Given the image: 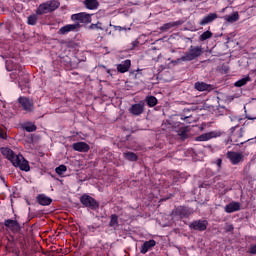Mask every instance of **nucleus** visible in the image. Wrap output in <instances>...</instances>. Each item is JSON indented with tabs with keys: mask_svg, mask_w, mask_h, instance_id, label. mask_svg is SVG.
<instances>
[{
	"mask_svg": "<svg viewBox=\"0 0 256 256\" xmlns=\"http://www.w3.org/2000/svg\"><path fill=\"white\" fill-rule=\"evenodd\" d=\"M1 153L8 161L12 163L14 167H19L21 171H30L31 167L29 166V162L23 157V155L15 154L11 148H1Z\"/></svg>",
	"mask_w": 256,
	"mask_h": 256,
	"instance_id": "1",
	"label": "nucleus"
},
{
	"mask_svg": "<svg viewBox=\"0 0 256 256\" xmlns=\"http://www.w3.org/2000/svg\"><path fill=\"white\" fill-rule=\"evenodd\" d=\"M59 9V1L50 0L39 5L36 10V15H45Z\"/></svg>",
	"mask_w": 256,
	"mask_h": 256,
	"instance_id": "2",
	"label": "nucleus"
},
{
	"mask_svg": "<svg viewBox=\"0 0 256 256\" xmlns=\"http://www.w3.org/2000/svg\"><path fill=\"white\" fill-rule=\"evenodd\" d=\"M203 54V47L201 46H190L188 52L181 57V61H194L197 57H201Z\"/></svg>",
	"mask_w": 256,
	"mask_h": 256,
	"instance_id": "3",
	"label": "nucleus"
},
{
	"mask_svg": "<svg viewBox=\"0 0 256 256\" xmlns=\"http://www.w3.org/2000/svg\"><path fill=\"white\" fill-rule=\"evenodd\" d=\"M80 203H82L84 207H88V209H92V211L99 209V202H97L95 198L91 197L88 194H83L80 197Z\"/></svg>",
	"mask_w": 256,
	"mask_h": 256,
	"instance_id": "4",
	"label": "nucleus"
},
{
	"mask_svg": "<svg viewBox=\"0 0 256 256\" xmlns=\"http://www.w3.org/2000/svg\"><path fill=\"white\" fill-rule=\"evenodd\" d=\"M226 157L232 165H239V163H243L245 161V155L241 152L228 151Z\"/></svg>",
	"mask_w": 256,
	"mask_h": 256,
	"instance_id": "5",
	"label": "nucleus"
},
{
	"mask_svg": "<svg viewBox=\"0 0 256 256\" xmlns=\"http://www.w3.org/2000/svg\"><path fill=\"white\" fill-rule=\"evenodd\" d=\"M128 111L130 115H133L134 117H139L140 115H143V113H145V102L140 101L139 103L131 105Z\"/></svg>",
	"mask_w": 256,
	"mask_h": 256,
	"instance_id": "6",
	"label": "nucleus"
},
{
	"mask_svg": "<svg viewBox=\"0 0 256 256\" xmlns=\"http://www.w3.org/2000/svg\"><path fill=\"white\" fill-rule=\"evenodd\" d=\"M71 19L72 21H78L79 25H81V23H84V25H89V23H91V15L85 12L73 14Z\"/></svg>",
	"mask_w": 256,
	"mask_h": 256,
	"instance_id": "7",
	"label": "nucleus"
},
{
	"mask_svg": "<svg viewBox=\"0 0 256 256\" xmlns=\"http://www.w3.org/2000/svg\"><path fill=\"white\" fill-rule=\"evenodd\" d=\"M221 135H223L221 130L211 131L196 137L195 141H210V139H217V137H221Z\"/></svg>",
	"mask_w": 256,
	"mask_h": 256,
	"instance_id": "8",
	"label": "nucleus"
},
{
	"mask_svg": "<svg viewBox=\"0 0 256 256\" xmlns=\"http://www.w3.org/2000/svg\"><path fill=\"white\" fill-rule=\"evenodd\" d=\"M79 29H81V24H79V22H76L74 24H67L59 29L58 34L67 35V33L75 32Z\"/></svg>",
	"mask_w": 256,
	"mask_h": 256,
	"instance_id": "9",
	"label": "nucleus"
},
{
	"mask_svg": "<svg viewBox=\"0 0 256 256\" xmlns=\"http://www.w3.org/2000/svg\"><path fill=\"white\" fill-rule=\"evenodd\" d=\"M4 226L11 231V233H19L21 231V224L17 220L6 219L4 221Z\"/></svg>",
	"mask_w": 256,
	"mask_h": 256,
	"instance_id": "10",
	"label": "nucleus"
},
{
	"mask_svg": "<svg viewBox=\"0 0 256 256\" xmlns=\"http://www.w3.org/2000/svg\"><path fill=\"white\" fill-rule=\"evenodd\" d=\"M18 103L21 105L22 109L26 111V113H31V111L34 109L33 101L27 97H19Z\"/></svg>",
	"mask_w": 256,
	"mask_h": 256,
	"instance_id": "11",
	"label": "nucleus"
},
{
	"mask_svg": "<svg viewBox=\"0 0 256 256\" xmlns=\"http://www.w3.org/2000/svg\"><path fill=\"white\" fill-rule=\"evenodd\" d=\"M207 225V220H196L190 224V229H194V231H206Z\"/></svg>",
	"mask_w": 256,
	"mask_h": 256,
	"instance_id": "12",
	"label": "nucleus"
},
{
	"mask_svg": "<svg viewBox=\"0 0 256 256\" xmlns=\"http://www.w3.org/2000/svg\"><path fill=\"white\" fill-rule=\"evenodd\" d=\"M29 74H24L21 78H19V87L23 93H27L29 91Z\"/></svg>",
	"mask_w": 256,
	"mask_h": 256,
	"instance_id": "13",
	"label": "nucleus"
},
{
	"mask_svg": "<svg viewBox=\"0 0 256 256\" xmlns=\"http://www.w3.org/2000/svg\"><path fill=\"white\" fill-rule=\"evenodd\" d=\"M74 151H78L79 153H87L91 147L86 142H76L72 145Z\"/></svg>",
	"mask_w": 256,
	"mask_h": 256,
	"instance_id": "14",
	"label": "nucleus"
},
{
	"mask_svg": "<svg viewBox=\"0 0 256 256\" xmlns=\"http://www.w3.org/2000/svg\"><path fill=\"white\" fill-rule=\"evenodd\" d=\"M217 17H218L217 13H209L199 21V25L201 27H205V25H209V23H213V21H215Z\"/></svg>",
	"mask_w": 256,
	"mask_h": 256,
	"instance_id": "15",
	"label": "nucleus"
},
{
	"mask_svg": "<svg viewBox=\"0 0 256 256\" xmlns=\"http://www.w3.org/2000/svg\"><path fill=\"white\" fill-rule=\"evenodd\" d=\"M155 245H157V242L153 239L145 241L140 247V253H142V255H145V253H147V251H149L150 249H153Z\"/></svg>",
	"mask_w": 256,
	"mask_h": 256,
	"instance_id": "16",
	"label": "nucleus"
},
{
	"mask_svg": "<svg viewBox=\"0 0 256 256\" xmlns=\"http://www.w3.org/2000/svg\"><path fill=\"white\" fill-rule=\"evenodd\" d=\"M194 88L196 89V91H200V92L213 91V85L207 84L205 82H200V81L194 84Z\"/></svg>",
	"mask_w": 256,
	"mask_h": 256,
	"instance_id": "17",
	"label": "nucleus"
},
{
	"mask_svg": "<svg viewBox=\"0 0 256 256\" xmlns=\"http://www.w3.org/2000/svg\"><path fill=\"white\" fill-rule=\"evenodd\" d=\"M231 131H232V134L230 135V141L232 143H239V139L243 137V133H244L243 128L235 132V127H232Z\"/></svg>",
	"mask_w": 256,
	"mask_h": 256,
	"instance_id": "18",
	"label": "nucleus"
},
{
	"mask_svg": "<svg viewBox=\"0 0 256 256\" xmlns=\"http://www.w3.org/2000/svg\"><path fill=\"white\" fill-rule=\"evenodd\" d=\"M175 215L180 217V219H183L185 217H189L191 215V211L187 207L180 206L176 208Z\"/></svg>",
	"mask_w": 256,
	"mask_h": 256,
	"instance_id": "19",
	"label": "nucleus"
},
{
	"mask_svg": "<svg viewBox=\"0 0 256 256\" xmlns=\"http://www.w3.org/2000/svg\"><path fill=\"white\" fill-rule=\"evenodd\" d=\"M131 69V60H124L117 65L118 73H127Z\"/></svg>",
	"mask_w": 256,
	"mask_h": 256,
	"instance_id": "20",
	"label": "nucleus"
},
{
	"mask_svg": "<svg viewBox=\"0 0 256 256\" xmlns=\"http://www.w3.org/2000/svg\"><path fill=\"white\" fill-rule=\"evenodd\" d=\"M235 211H241V204L239 202H232L225 206L226 213H235Z\"/></svg>",
	"mask_w": 256,
	"mask_h": 256,
	"instance_id": "21",
	"label": "nucleus"
},
{
	"mask_svg": "<svg viewBox=\"0 0 256 256\" xmlns=\"http://www.w3.org/2000/svg\"><path fill=\"white\" fill-rule=\"evenodd\" d=\"M181 25H183V21L181 20L168 22L160 27V31H169V29H173L174 27H179Z\"/></svg>",
	"mask_w": 256,
	"mask_h": 256,
	"instance_id": "22",
	"label": "nucleus"
},
{
	"mask_svg": "<svg viewBox=\"0 0 256 256\" xmlns=\"http://www.w3.org/2000/svg\"><path fill=\"white\" fill-rule=\"evenodd\" d=\"M37 201L39 205H42L43 207L49 205L50 203H53V199H51L45 194H39L37 197Z\"/></svg>",
	"mask_w": 256,
	"mask_h": 256,
	"instance_id": "23",
	"label": "nucleus"
},
{
	"mask_svg": "<svg viewBox=\"0 0 256 256\" xmlns=\"http://www.w3.org/2000/svg\"><path fill=\"white\" fill-rule=\"evenodd\" d=\"M84 5L86 9H90L91 11L97 9L99 7V1L97 0H85Z\"/></svg>",
	"mask_w": 256,
	"mask_h": 256,
	"instance_id": "24",
	"label": "nucleus"
},
{
	"mask_svg": "<svg viewBox=\"0 0 256 256\" xmlns=\"http://www.w3.org/2000/svg\"><path fill=\"white\" fill-rule=\"evenodd\" d=\"M224 19L227 21V23H235L239 21V12H234L231 15L224 16Z\"/></svg>",
	"mask_w": 256,
	"mask_h": 256,
	"instance_id": "25",
	"label": "nucleus"
},
{
	"mask_svg": "<svg viewBox=\"0 0 256 256\" xmlns=\"http://www.w3.org/2000/svg\"><path fill=\"white\" fill-rule=\"evenodd\" d=\"M110 227L117 229L119 227V216L117 214H112L109 222Z\"/></svg>",
	"mask_w": 256,
	"mask_h": 256,
	"instance_id": "26",
	"label": "nucleus"
},
{
	"mask_svg": "<svg viewBox=\"0 0 256 256\" xmlns=\"http://www.w3.org/2000/svg\"><path fill=\"white\" fill-rule=\"evenodd\" d=\"M251 81V78L249 76H246L238 81L235 82L234 86L235 87H243L244 85H247Z\"/></svg>",
	"mask_w": 256,
	"mask_h": 256,
	"instance_id": "27",
	"label": "nucleus"
},
{
	"mask_svg": "<svg viewBox=\"0 0 256 256\" xmlns=\"http://www.w3.org/2000/svg\"><path fill=\"white\" fill-rule=\"evenodd\" d=\"M145 101L148 107H155V105H157V98L155 96H148Z\"/></svg>",
	"mask_w": 256,
	"mask_h": 256,
	"instance_id": "28",
	"label": "nucleus"
},
{
	"mask_svg": "<svg viewBox=\"0 0 256 256\" xmlns=\"http://www.w3.org/2000/svg\"><path fill=\"white\" fill-rule=\"evenodd\" d=\"M123 157L124 159H127V161H137V154L133 152H125Z\"/></svg>",
	"mask_w": 256,
	"mask_h": 256,
	"instance_id": "29",
	"label": "nucleus"
},
{
	"mask_svg": "<svg viewBox=\"0 0 256 256\" xmlns=\"http://www.w3.org/2000/svg\"><path fill=\"white\" fill-rule=\"evenodd\" d=\"M89 29L96 30V31H105V26H103V23L97 22L96 24H91L89 26Z\"/></svg>",
	"mask_w": 256,
	"mask_h": 256,
	"instance_id": "30",
	"label": "nucleus"
},
{
	"mask_svg": "<svg viewBox=\"0 0 256 256\" xmlns=\"http://www.w3.org/2000/svg\"><path fill=\"white\" fill-rule=\"evenodd\" d=\"M38 19H39V17L37 16V14H32V15L28 16L27 23H28V25H37Z\"/></svg>",
	"mask_w": 256,
	"mask_h": 256,
	"instance_id": "31",
	"label": "nucleus"
},
{
	"mask_svg": "<svg viewBox=\"0 0 256 256\" xmlns=\"http://www.w3.org/2000/svg\"><path fill=\"white\" fill-rule=\"evenodd\" d=\"M213 37V32L205 31L200 35V41H207V39H211Z\"/></svg>",
	"mask_w": 256,
	"mask_h": 256,
	"instance_id": "32",
	"label": "nucleus"
},
{
	"mask_svg": "<svg viewBox=\"0 0 256 256\" xmlns=\"http://www.w3.org/2000/svg\"><path fill=\"white\" fill-rule=\"evenodd\" d=\"M217 115H229V109L225 108L224 106H218Z\"/></svg>",
	"mask_w": 256,
	"mask_h": 256,
	"instance_id": "33",
	"label": "nucleus"
},
{
	"mask_svg": "<svg viewBox=\"0 0 256 256\" xmlns=\"http://www.w3.org/2000/svg\"><path fill=\"white\" fill-rule=\"evenodd\" d=\"M55 172L57 175H63V173L67 172V166L62 164L55 168Z\"/></svg>",
	"mask_w": 256,
	"mask_h": 256,
	"instance_id": "34",
	"label": "nucleus"
},
{
	"mask_svg": "<svg viewBox=\"0 0 256 256\" xmlns=\"http://www.w3.org/2000/svg\"><path fill=\"white\" fill-rule=\"evenodd\" d=\"M24 129L27 133H33V131H37V126H35V124H26Z\"/></svg>",
	"mask_w": 256,
	"mask_h": 256,
	"instance_id": "35",
	"label": "nucleus"
},
{
	"mask_svg": "<svg viewBox=\"0 0 256 256\" xmlns=\"http://www.w3.org/2000/svg\"><path fill=\"white\" fill-rule=\"evenodd\" d=\"M248 253H250V255H256V244L250 246Z\"/></svg>",
	"mask_w": 256,
	"mask_h": 256,
	"instance_id": "36",
	"label": "nucleus"
},
{
	"mask_svg": "<svg viewBox=\"0 0 256 256\" xmlns=\"http://www.w3.org/2000/svg\"><path fill=\"white\" fill-rule=\"evenodd\" d=\"M216 165H217L218 169H221V165H223V159L218 158L216 160Z\"/></svg>",
	"mask_w": 256,
	"mask_h": 256,
	"instance_id": "37",
	"label": "nucleus"
},
{
	"mask_svg": "<svg viewBox=\"0 0 256 256\" xmlns=\"http://www.w3.org/2000/svg\"><path fill=\"white\" fill-rule=\"evenodd\" d=\"M225 229H226V232L229 233V232L233 231L234 227L232 224H228Z\"/></svg>",
	"mask_w": 256,
	"mask_h": 256,
	"instance_id": "38",
	"label": "nucleus"
},
{
	"mask_svg": "<svg viewBox=\"0 0 256 256\" xmlns=\"http://www.w3.org/2000/svg\"><path fill=\"white\" fill-rule=\"evenodd\" d=\"M131 45H132V49H135V47H137V45H139V40L132 41Z\"/></svg>",
	"mask_w": 256,
	"mask_h": 256,
	"instance_id": "39",
	"label": "nucleus"
},
{
	"mask_svg": "<svg viewBox=\"0 0 256 256\" xmlns=\"http://www.w3.org/2000/svg\"><path fill=\"white\" fill-rule=\"evenodd\" d=\"M5 135H6L5 130L0 129V139H5Z\"/></svg>",
	"mask_w": 256,
	"mask_h": 256,
	"instance_id": "40",
	"label": "nucleus"
},
{
	"mask_svg": "<svg viewBox=\"0 0 256 256\" xmlns=\"http://www.w3.org/2000/svg\"><path fill=\"white\" fill-rule=\"evenodd\" d=\"M246 119H249L250 121H255L256 117L246 116Z\"/></svg>",
	"mask_w": 256,
	"mask_h": 256,
	"instance_id": "41",
	"label": "nucleus"
},
{
	"mask_svg": "<svg viewBox=\"0 0 256 256\" xmlns=\"http://www.w3.org/2000/svg\"><path fill=\"white\" fill-rule=\"evenodd\" d=\"M189 109L188 108H185L184 110H183V113H189Z\"/></svg>",
	"mask_w": 256,
	"mask_h": 256,
	"instance_id": "42",
	"label": "nucleus"
},
{
	"mask_svg": "<svg viewBox=\"0 0 256 256\" xmlns=\"http://www.w3.org/2000/svg\"><path fill=\"white\" fill-rule=\"evenodd\" d=\"M189 117H191V116H184V117L182 116L181 119L185 120V119H189Z\"/></svg>",
	"mask_w": 256,
	"mask_h": 256,
	"instance_id": "43",
	"label": "nucleus"
},
{
	"mask_svg": "<svg viewBox=\"0 0 256 256\" xmlns=\"http://www.w3.org/2000/svg\"><path fill=\"white\" fill-rule=\"evenodd\" d=\"M244 143H247V141L241 142L240 145H244Z\"/></svg>",
	"mask_w": 256,
	"mask_h": 256,
	"instance_id": "44",
	"label": "nucleus"
},
{
	"mask_svg": "<svg viewBox=\"0 0 256 256\" xmlns=\"http://www.w3.org/2000/svg\"><path fill=\"white\" fill-rule=\"evenodd\" d=\"M114 27H116L117 29H121V26H114Z\"/></svg>",
	"mask_w": 256,
	"mask_h": 256,
	"instance_id": "45",
	"label": "nucleus"
},
{
	"mask_svg": "<svg viewBox=\"0 0 256 256\" xmlns=\"http://www.w3.org/2000/svg\"><path fill=\"white\" fill-rule=\"evenodd\" d=\"M91 228L93 229V226H89V229H91Z\"/></svg>",
	"mask_w": 256,
	"mask_h": 256,
	"instance_id": "46",
	"label": "nucleus"
},
{
	"mask_svg": "<svg viewBox=\"0 0 256 256\" xmlns=\"http://www.w3.org/2000/svg\"><path fill=\"white\" fill-rule=\"evenodd\" d=\"M2 179V181H5V178H1Z\"/></svg>",
	"mask_w": 256,
	"mask_h": 256,
	"instance_id": "47",
	"label": "nucleus"
}]
</instances>
